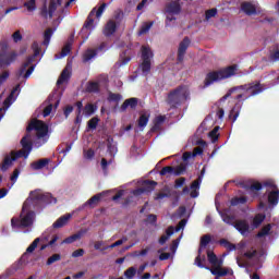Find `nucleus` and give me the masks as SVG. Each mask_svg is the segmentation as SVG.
Returning <instances> with one entry per match:
<instances>
[{
    "label": "nucleus",
    "mask_w": 279,
    "mask_h": 279,
    "mask_svg": "<svg viewBox=\"0 0 279 279\" xmlns=\"http://www.w3.org/2000/svg\"><path fill=\"white\" fill-rule=\"evenodd\" d=\"M33 130H35L38 140L45 138V136L49 134V126L44 123L43 120L35 119L31 121L26 128V135L21 140L22 149L17 151L12 150L10 155L4 157L1 165V171L10 169L12 163L15 162V160H19V158L29 157V154H32V149L34 148V142L32 141V134L29 133L33 132Z\"/></svg>",
    "instance_id": "f257e3e1"
},
{
    "label": "nucleus",
    "mask_w": 279,
    "mask_h": 279,
    "mask_svg": "<svg viewBox=\"0 0 279 279\" xmlns=\"http://www.w3.org/2000/svg\"><path fill=\"white\" fill-rule=\"evenodd\" d=\"M236 90H243L246 93L236 95V101H247V99H250L251 97H256V95H260V93L265 90V87L263 86V84L259 83V81L235 86L227 92V94L221 98V101H226V99L232 97V94L236 93Z\"/></svg>",
    "instance_id": "f03ea898"
},
{
    "label": "nucleus",
    "mask_w": 279,
    "mask_h": 279,
    "mask_svg": "<svg viewBox=\"0 0 279 279\" xmlns=\"http://www.w3.org/2000/svg\"><path fill=\"white\" fill-rule=\"evenodd\" d=\"M34 221H36V211L32 210L29 207V199H26L23 204L20 217L11 219V226L12 228L25 230V228H32Z\"/></svg>",
    "instance_id": "7ed1b4c3"
},
{
    "label": "nucleus",
    "mask_w": 279,
    "mask_h": 279,
    "mask_svg": "<svg viewBox=\"0 0 279 279\" xmlns=\"http://www.w3.org/2000/svg\"><path fill=\"white\" fill-rule=\"evenodd\" d=\"M236 71H239V65L236 64L211 71L205 76L204 87L208 88V86H213L215 82H223V80H230V77H234V75H236Z\"/></svg>",
    "instance_id": "20e7f679"
},
{
    "label": "nucleus",
    "mask_w": 279,
    "mask_h": 279,
    "mask_svg": "<svg viewBox=\"0 0 279 279\" xmlns=\"http://www.w3.org/2000/svg\"><path fill=\"white\" fill-rule=\"evenodd\" d=\"M191 99V90L186 85H179L174 89H171L166 98V104L172 109L177 110L182 104Z\"/></svg>",
    "instance_id": "39448f33"
},
{
    "label": "nucleus",
    "mask_w": 279,
    "mask_h": 279,
    "mask_svg": "<svg viewBox=\"0 0 279 279\" xmlns=\"http://www.w3.org/2000/svg\"><path fill=\"white\" fill-rule=\"evenodd\" d=\"M32 49L34 51V54L28 56L26 58V61L22 64V66L17 71L16 77L24 76V80H27L29 77V75H32L34 73V69H36V65H31V64H32V62H34L36 60V58H38V56H40V45H38V41H34L32 44ZM27 66H29V68L27 69Z\"/></svg>",
    "instance_id": "423d86ee"
},
{
    "label": "nucleus",
    "mask_w": 279,
    "mask_h": 279,
    "mask_svg": "<svg viewBox=\"0 0 279 279\" xmlns=\"http://www.w3.org/2000/svg\"><path fill=\"white\" fill-rule=\"evenodd\" d=\"M29 204H56L58 199L51 193H43L40 190L31 192V197L27 198Z\"/></svg>",
    "instance_id": "0eeeda50"
},
{
    "label": "nucleus",
    "mask_w": 279,
    "mask_h": 279,
    "mask_svg": "<svg viewBox=\"0 0 279 279\" xmlns=\"http://www.w3.org/2000/svg\"><path fill=\"white\" fill-rule=\"evenodd\" d=\"M151 58H154V52L149 46H142V60L143 62L140 65V69L143 75H149L151 71Z\"/></svg>",
    "instance_id": "6e6552de"
},
{
    "label": "nucleus",
    "mask_w": 279,
    "mask_h": 279,
    "mask_svg": "<svg viewBox=\"0 0 279 279\" xmlns=\"http://www.w3.org/2000/svg\"><path fill=\"white\" fill-rule=\"evenodd\" d=\"M106 3H102L98 10L97 8H94L88 16L87 20L85 21L83 27H82V32H84L85 29H93V25L95 24V20L93 19V16L96 15V19H101V14H104V10H106Z\"/></svg>",
    "instance_id": "1a4fd4ad"
},
{
    "label": "nucleus",
    "mask_w": 279,
    "mask_h": 279,
    "mask_svg": "<svg viewBox=\"0 0 279 279\" xmlns=\"http://www.w3.org/2000/svg\"><path fill=\"white\" fill-rule=\"evenodd\" d=\"M58 5H62V0H50L49 7H47V0H44V5L40 11V15L44 19H53V13L58 10Z\"/></svg>",
    "instance_id": "9d476101"
},
{
    "label": "nucleus",
    "mask_w": 279,
    "mask_h": 279,
    "mask_svg": "<svg viewBox=\"0 0 279 279\" xmlns=\"http://www.w3.org/2000/svg\"><path fill=\"white\" fill-rule=\"evenodd\" d=\"M191 46V39L189 37H184L183 40L179 44L178 48V62H184V56H186V50Z\"/></svg>",
    "instance_id": "9b49d317"
},
{
    "label": "nucleus",
    "mask_w": 279,
    "mask_h": 279,
    "mask_svg": "<svg viewBox=\"0 0 279 279\" xmlns=\"http://www.w3.org/2000/svg\"><path fill=\"white\" fill-rule=\"evenodd\" d=\"M233 228H235L242 236H247V234H250V222L245 219L235 220Z\"/></svg>",
    "instance_id": "f8f14e48"
},
{
    "label": "nucleus",
    "mask_w": 279,
    "mask_h": 279,
    "mask_svg": "<svg viewBox=\"0 0 279 279\" xmlns=\"http://www.w3.org/2000/svg\"><path fill=\"white\" fill-rule=\"evenodd\" d=\"M156 186H158V182L151 180H145L143 182V186L136 190L137 195H143V193H151Z\"/></svg>",
    "instance_id": "ddd939ff"
},
{
    "label": "nucleus",
    "mask_w": 279,
    "mask_h": 279,
    "mask_svg": "<svg viewBox=\"0 0 279 279\" xmlns=\"http://www.w3.org/2000/svg\"><path fill=\"white\" fill-rule=\"evenodd\" d=\"M16 58H19V53H16V51L0 53V62L7 66H10V64L14 62Z\"/></svg>",
    "instance_id": "4468645a"
},
{
    "label": "nucleus",
    "mask_w": 279,
    "mask_h": 279,
    "mask_svg": "<svg viewBox=\"0 0 279 279\" xmlns=\"http://www.w3.org/2000/svg\"><path fill=\"white\" fill-rule=\"evenodd\" d=\"M118 26L119 25L117 24V22H114V20H109L102 29L104 36H106L107 38L113 36L117 33Z\"/></svg>",
    "instance_id": "2eb2a0df"
},
{
    "label": "nucleus",
    "mask_w": 279,
    "mask_h": 279,
    "mask_svg": "<svg viewBox=\"0 0 279 279\" xmlns=\"http://www.w3.org/2000/svg\"><path fill=\"white\" fill-rule=\"evenodd\" d=\"M40 243V238H36L31 245L26 248V252L21 256L20 263H27V257L29 256L28 254H32L37 247L38 244Z\"/></svg>",
    "instance_id": "dca6fc26"
},
{
    "label": "nucleus",
    "mask_w": 279,
    "mask_h": 279,
    "mask_svg": "<svg viewBox=\"0 0 279 279\" xmlns=\"http://www.w3.org/2000/svg\"><path fill=\"white\" fill-rule=\"evenodd\" d=\"M182 12V7L180 5V2L172 1L166 4V14H180Z\"/></svg>",
    "instance_id": "f3484780"
},
{
    "label": "nucleus",
    "mask_w": 279,
    "mask_h": 279,
    "mask_svg": "<svg viewBox=\"0 0 279 279\" xmlns=\"http://www.w3.org/2000/svg\"><path fill=\"white\" fill-rule=\"evenodd\" d=\"M207 260L211 264V267H222L223 266V259H219L217 257V254L213 251H207Z\"/></svg>",
    "instance_id": "a211bd4d"
},
{
    "label": "nucleus",
    "mask_w": 279,
    "mask_h": 279,
    "mask_svg": "<svg viewBox=\"0 0 279 279\" xmlns=\"http://www.w3.org/2000/svg\"><path fill=\"white\" fill-rule=\"evenodd\" d=\"M199 186H202V177H198L197 180L193 181L190 189H191V197L195 199V197H199Z\"/></svg>",
    "instance_id": "6ab92c4d"
},
{
    "label": "nucleus",
    "mask_w": 279,
    "mask_h": 279,
    "mask_svg": "<svg viewBox=\"0 0 279 279\" xmlns=\"http://www.w3.org/2000/svg\"><path fill=\"white\" fill-rule=\"evenodd\" d=\"M136 106H138V98H129V99L124 100V102L121 105L120 111L125 112V110H128V108H131L132 110H134V108H136Z\"/></svg>",
    "instance_id": "aec40b11"
},
{
    "label": "nucleus",
    "mask_w": 279,
    "mask_h": 279,
    "mask_svg": "<svg viewBox=\"0 0 279 279\" xmlns=\"http://www.w3.org/2000/svg\"><path fill=\"white\" fill-rule=\"evenodd\" d=\"M241 10L246 16H254V14H256V7L252 2H243Z\"/></svg>",
    "instance_id": "412c9836"
},
{
    "label": "nucleus",
    "mask_w": 279,
    "mask_h": 279,
    "mask_svg": "<svg viewBox=\"0 0 279 279\" xmlns=\"http://www.w3.org/2000/svg\"><path fill=\"white\" fill-rule=\"evenodd\" d=\"M165 116H158L154 119V125L150 129V132H160L162 130V123H165Z\"/></svg>",
    "instance_id": "4be33fe9"
},
{
    "label": "nucleus",
    "mask_w": 279,
    "mask_h": 279,
    "mask_svg": "<svg viewBox=\"0 0 279 279\" xmlns=\"http://www.w3.org/2000/svg\"><path fill=\"white\" fill-rule=\"evenodd\" d=\"M194 265L201 269H210V267H206V255L202 256V248L198 250V256L195 258Z\"/></svg>",
    "instance_id": "5701e85b"
},
{
    "label": "nucleus",
    "mask_w": 279,
    "mask_h": 279,
    "mask_svg": "<svg viewBox=\"0 0 279 279\" xmlns=\"http://www.w3.org/2000/svg\"><path fill=\"white\" fill-rule=\"evenodd\" d=\"M101 197H104V193H98L94 196H92L85 204L84 206H89V208H95L100 202Z\"/></svg>",
    "instance_id": "b1692460"
},
{
    "label": "nucleus",
    "mask_w": 279,
    "mask_h": 279,
    "mask_svg": "<svg viewBox=\"0 0 279 279\" xmlns=\"http://www.w3.org/2000/svg\"><path fill=\"white\" fill-rule=\"evenodd\" d=\"M219 215L227 226H234L236 223V218L232 215H229L227 211H219Z\"/></svg>",
    "instance_id": "393cba45"
},
{
    "label": "nucleus",
    "mask_w": 279,
    "mask_h": 279,
    "mask_svg": "<svg viewBox=\"0 0 279 279\" xmlns=\"http://www.w3.org/2000/svg\"><path fill=\"white\" fill-rule=\"evenodd\" d=\"M69 219H71V214L61 216L59 219H57L53 222L52 228H54V229L64 228V226H66V223H69Z\"/></svg>",
    "instance_id": "a878e982"
},
{
    "label": "nucleus",
    "mask_w": 279,
    "mask_h": 279,
    "mask_svg": "<svg viewBox=\"0 0 279 279\" xmlns=\"http://www.w3.org/2000/svg\"><path fill=\"white\" fill-rule=\"evenodd\" d=\"M147 123H149V113H142L137 120V126L141 132L147 128Z\"/></svg>",
    "instance_id": "bb28decb"
},
{
    "label": "nucleus",
    "mask_w": 279,
    "mask_h": 279,
    "mask_svg": "<svg viewBox=\"0 0 279 279\" xmlns=\"http://www.w3.org/2000/svg\"><path fill=\"white\" fill-rule=\"evenodd\" d=\"M209 271L213 276H217L218 278H223V276H228V269L222 268L221 266H216L209 268Z\"/></svg>",
    "instance_id": "cd10ccee"
},
{
    "label": "nucleus",
    "mask_w": 279,
    "mask_h": 279,
    "mask_svg": "<svg viewBox=\"0 0 279 279\" xmlns=\"http://www.w3.org/2000/svg\"><path fill=\"white\" fill-rule=\"evenodd\" d=\"M69 80H71V72H69V69L65 68L57 81V86H62V84H64V82H69Z\"/></svg>",
    "instance_id": "c85d7f7f"
},
{
    "label": "nucleus",
    "mask_w": 279,
    "mask_h": 279,
    "mask_svg": "<svg viewBox=\"0 0 279 279\" xmlns=\"http://www.w3.org/2000/svg\"><path fill=\"white\" fill-rule=\"evenodd\" d=\"M85 231H78L77 233H74L63 240L62 243H65L66 245H71V243H75V241H80L82 236H84Z\"/></svg>",
    "instance_id": "c756f323"
},
{
    "label": "nucleus",
    "mask_w": 279,
    "mask_h": 279,
    "mask_svg": "<svg viewBox=\"0 0 279 279\" xmlns=\"http://www.w3.org/2000/svg\"><path fill=\"white\" fill-rule=\"evenodd\" d=\"M279 202V190H274L268 194V203L270 206H278Z\"/></svg>",
    "instance_id": "7c9ffc66"
},
{
    "label": "nucleus",
    "mask_w": 279,
    "mask_h": 279,
    "mask_svg": "<svg viewBox=\"0 0 279 279\" xmlns=\"http://www.w3.org/2000/svg\"><path fill=\"white\" fill-rule=\"evenodd\" d=\"M49 165V159L48 158H44V159H39L38 161H34L31 167L32 169H34V171H39V169H45V167Z\"/></svg>",
    "instance_id": "2f4dec72"
},
{
    "label": "nucleus",
    "mask_w": 279,
    "mask_h": 279,
    "mask_svg": "<svg viewBox=\"0 0 279 279\" xmlns=\"http://www.w3.org/2000/svg\"><path fill=\"white\" fill-rule=\"evenodd\" d=\"M241 185H242L243 189H245L246 191H251L252 193H254V191H262L263 190V183H260V182H254L251 185L242 183Z\"/></svg>",
    "instance_id": "473e14b6"
},
{
    "label": "nucleus",
    "mask_w": 279,
    "mask_h": 279,
    "mask_svg": "<svg viewBox=\"0 0 279 279\" xmlns=\"http://www.w3.org/2000/svg\"><path fill=\"white\" fill-rule=\"evenodd\" d=\"M173 232H174L173 226L168 227L166 230V234L161 235L159 239V245H165V243H167L168 239L171 238Z\"/></svg>",
    "instance_id": "72a5a7b5"
},
{
    "label": "nucleus",
    "mask_w": 279,
    "mask_h": 279,
    "mask_svg": "<svg viewBox=\"0 0 279 279\" xmlns=\"http://www.w3.org/2000/svg\"><path fill=\"white\" fill-rule=\"evenodd\" d=\"M239 114H241V107L239 104H235L229 113V119H231L232 123L239 119Z\"/></svg>",
    "instance_id": "f704fd0d"
},
{
    "label": "nucleus",
    "mask_w": 279,
    "mask_h": 279,
    "mask_svg": "<svg viewBox=\"0 0 279 279\" xmlns=\"http://www.w3.org/2000/svg\"><path fill=\"white\" fill-rule=\"evenodd\" d=\"M219 245H222V247H226V250H228V252H234L236 251V244H232L230 241L226 240V239H220L218 241Z\"/></svg>",
    "instance_id": "c9c22d12"
},
{
    "label": "nucleus",
    "mask_w": 279,
    "mask_h": 279,
    "mask_svg": "<svg viewBox=\"0 0 279 279\" xmlns=\"http://www.w3.org/2000/svg\"><path fill=\"white\" fill-rule=\"evenodd\" d=\"M97 56V50L95 49H87L84 54H83V62H90V60H93V58H95Z\"/></svg>",
    "instance_id": "e433bc0d"
},
{
    "label": "nucleus",
    "mask_w": 279,
    "mask_h": 279,
    "mask_svg": "<svg viewBox=\"0 0 279 279\" xmlns=\"http://www.w3.org/2000/svg\"><path fill=\"white\" fill-rule=\"evenodd\" d=\"M265 214H257L255 215V217L253 218V228H260V226L263 225V221H265Z\"/></svg>",
    "instance_id": "4c0bfd02"
},
{
    "label": "nucleus",
    "mask_w": 279,
    "mask_h": 279,
    "mask_svg": "<svg viewBox=\"0 0 279 279\" xmlns=\"http://www.w3.org/2000/svg\"><path fill=\"white\" fill-rule=\"evenodd\" d=\"M51 36H53V28H47L44 33V41L43 45L48 47L49 43H51Z\"/></svg>",
    "instance_id": "58836bf2"
},
{
    "label": "nucleus",
    "mask_w": 279,
    "mask_h": 279,
    "mask_svg": "<svg viewBox=\"0 0 279 279\" xmlns=\"http://www.w3.org/2000/svg\"><path fill=\"white\" fill-rule=\"evenodd\" d=\"M151 27H154V22L144 23L138 31V36H144V34H147Z\"/></svg>",
    "instance_id": "ea45409f"
},
{
    "label": "nucleus",
    "mask_w": 279,
    "mask_h": 279,
    "mask_svg": "<svg viewBox=\"0 0 279 279\" xmlns=\"http://www.w3.org/2000/svg\"><path fill=\"white\" fill-rule=\"evenodd\" d=\"M269 232H271V223H268L260 229V231L257 233V239H263V236L269 235Z\"/></svg>",
    "instance_id": "a19ab883"
},
{
    "label": "nucleus",
    "mask_w": 279,
    "mask_h": 279,
    "mask_svg": "<svg viewBox=\"0 0 279 279\" xmlns=\"http://www.w3.org/2000/svg\"><path fill=\"white\" fill-rule=\"evenodd\" d=\"M160 175H175V167L166 166L160 170Z\"/></svg>",
    "instance_id": "79ce46f5"
},
{
    "label": "nucleus",
    "mask_w": 279,
    "mask_h": 279,
    "mask_svg": "<svg viewBox=\"0 0 279 279\" xmlns=\"http://www.w3.org/2000/svg\"><path fill=\"white\" fill-rule=\"evenodd\" d=\"M87 93H99V83L97 82H88L86 87Z\"/></svg>",
    "instance_id": "37998d69"
},
{
    "label": "nucleus",
    "mask_w": 279,
    "mask_h": 279,
    "mask_svg": "<svg viewBox=\"0 0 279 279\" xmlns=\"http://www.w3.org/2000/svg\"><path fill=\"white\" fill-rule=\"evenodd\" d=\"M231 206H239V204H247V198L245 196L233 197L230 201Z\"/></svg>",
    "instance_id": "c03bdc74"
},
{
    "label": "nucleus",
    "mask_w": 279,
    "mask_h": 279,
    "mask_svg": "<svg viewBox=\"0 0 279 279\" xmlns=\"http://www.w3.org/2000/svg\"><path fill=\"white\" fill-rule=\"evenodd\" d=\"M86 117H90L97 112V107L93 104H87L84 108Z\"/></svg>",
    "instance_id": "a18cd8bd"
},
{
    "label": "nucleus",
    "mask_w": 279,
    "mask_h": 279,
    "mask_svg": "<svg viewBox=\"0 0 279 279\" xmlns=\"http://www.w3.org/2000/svg\"><path fill=\"white\" fill-rule=\"evenodd\" d=\"M209 138H211L213 143H217L219 141V126H215L210 132H209Z\"/></svg>",
    "instance_id": "49530a36"
},
{
    "label": "nucleus",
    "mask_w": 279,
    "mask_h": 279,
    "mask_svg": "<svg viewBox=\"0 0 279 279\" xmlns=\"http://www.w3.org/2000/svg\"><path fill=\"white\" fill-rule=\"evenodd\" d=\"M17 90H21V85H16L10 93V95L4 100V106H8L12 99H14V95L17 93Z\"/></svg>",
    "instance_id": "de8ad7c7"
},
{
    "label": "nucleus",
    "mask_w": 279,
    "mask_h": 279,
    "mask_svg": "<svg viewBox=\"0 0 279 279\" xmlns=\"http://www.w3.org/2000/svg\"><path fill=\"white\" fill-rule=\"evenodd\" d=\"M125 14L123 13V11L119 10L114 12L113 19L116 21V25H121V23L123 22Z\"/></svg>",
    "instance_id": "09e8293b"
},
{
    "label": "nucleus",
    "mask_w": 279,
    "mask_h": 279,
    "mask_svg": "<svg viewBox=\"0 0 279 279\" xmlns=\"http://www.w3.org/2000/svg\"><path fill=\"white\" fill-rule=\"evenodd\" d=\"M97 125H99L98 117H94L87 122L88 130H97Z\"/></svg>",
    "instance_id": "8fccbe9b"
},
{
    "label": "nucleus",
    "mask_w": 279,
    "mask_h": 279,
    "mask_svg": "<svg viewBox=\"0 0 279 279\" xmlns=\"http://www.w3.org/2000/svg\"><path fill=\"white\" fill-rule=\"evenodd\" d=\"M210 241H213V238L210 236V234L203 235L201 238V244H199L201 248L199 250H202V247H206L210 243Z\"/></svg>",
    "instance_id": "3c124183"
},
{
    "label": "nucleus",
    "mask_w": 279,
    "mask_h": 279,
    "mask_svg": "<svg viewBox=\"0 0 279 279\" xmlns=\"http://www.w3.org/2000/svg\"><path fill=\"white\" fill-rule=\"evenodd\" d=\"M125 241H128V238L118 240L114 243H112L111 245L104 247L101 251L104 252V250H113V247H119V245H123V243H125Z\"/></svg>",
    "instance_id": "603ef678"
},
{
    "label": "nucleus",
    "mask_w": 279,
    "mask_h": 279,
    "mask_svg": "<svg viewBox=\"0 0 279 279\" xmlns=\"http://www.w3.org/2000/svg\"><path fill=\"white\" fill-rule=\"evenodd\" d=\"M24 8L28 10V12H34L36 10V0H28L24 2Z\"/></svg>",
    "instance_id": "864d4df0"
},
{
    "label": "nucleus",
    "mask_w": 279,
    "mask_h": 279,
    "mask_svg": "<svg viewBox=\"0 0 279 279\" xmlns=\"http://www.w3.org/2000/svg\"><path fill=\"white\" fill-rule=\"evenodd\" d=\"M61 258L62 256L60 254H53L47 259L46 265H53V263H58Z\"/></svg>",
    "instance_id": "5fc2aeb1"
},
{
    "label": "nucleus",
    "mask_w": 279,
    "mask_h": 279,
    "mask_svg": "<svg viewBox=\"0 0 279 279\" xmlns=\"http://www.w3.org/2000/svg\"><path fill=\"white\" fill-rule=\"evenodd\" d=\"M214 16H217V9H209L205 12L206 21H210V19H214Z\"/></svg>",
    "instance_id": "6e6d98bb"
},
{
    "label": "nucleus",
    "mask_w": 279,
    "mask_h": 279,
    "mask_svg": "<svg viewBox=\"0 0 279 279\" xmlns=\"http://www.w3.org/2000/svg\"><path fill=\"white\" fill-rule=\"evenodd\" d=\"M124 276H125V278H129V279L134 278V276H136V268L130 267L129 269H126L124 271Z\"/></svg>",
    "instance_id": "4d7b16f0"
},
{
    "label": "nucleus",
    "mask_w": 279,
    "mask_h": 279,
    "mask_svg": "<svg viewBox=\"0 0 279 279\" xmlns=\"http://www.w3.org/2000/svg\"><path fill=\"white\" fill-rule=\"evenodd\" d=\"M186 171V165L180 163L177 168H174V175H182Z\"/></svg>",
    "instance_id": "13d9d810"
},
{
    "label": "nucleus",
    "mask_w": 279,
    "mask_h": 279,
    "mask_svg": "<svg viewBox=\"0 0 279 279\" xmlns=\"http://www.w3.org/2000/svg\"><path fill=\"white\" fill-rule=\"evenodd\" d=\"M69 53H71V44H68L62 48L60 58H66Z\"/></svg>",
    "instance_id": "bf43d9fd"
},
{
    "label": "nucleus",
    "mask_w": 279,
    "mask_h": 279,
    "mask_svg": "<svg viewBox=\"0 0 279 279\" xmlns=\"http://www.w3.org/2000/svg\"><path fill=\"white\" fill-rule=\"evenodd\" d=\"M108 101H121V94L109 93Z\"/></svg>",
    "instance_id": "052dcab7"
},
{
    "label": "nucleus",
    "mask_w": 279,
    "mask_h": 279,
    "mask_svg": "<svg viewBox=\"0 0 279 279\" xmlns=\"http://www.w3.org/2000/svg\"><path fill=\"white\" fill-rule=\"evenodd\" d=\"M186 182V178L181 177L179 179L175 180L174 182V187L175 189H181V186H184V183Z\"/></svg>",
    "instance_id": "680f3d73"
},
{
    "label": "nucleus",
    "mask_w": 279,
    "mask_h": 279,
    "mask_svg": "<svg viewBox=\"0 0 279 279\" xmlns=\"http://www.w3.org/2000/svg\"><path fill=\"white\" fill-rule=\"evenodd\" d=\"M175 14H168L166 16V27H171L172 21H177Z\"/></svg>",
    "instance_id": "e2e57ef3"
},
{
    "label": "nucleus",
    "mask_w": 279,
    "mask_h": 279,
    "mask_svg": "<svg viewBox=\"0 0 279 279\" xmlns=\"http://www.w3.org/2000/svg\"><path fill=\"white\" fill-rule=\"evenodd\" d=\"M165 197H171V193L169 191L167 193L159 192L156 194L155 199H165Z\"/></svg>",
    "instance_id": "0e129e2a"
},
{
    "label": "nucleus",
    "mask_w": 279,
    "mask_h": 279,
    "mask_svg": "<svg viewBox=\"0 0 279 279\" xmlns=\"http://www.w3.org/2000/svg\"><path fill=\"white\" fill-rule=\"evenodd\" d=\"M52 110H53V104H49L48 106H46L44 109V117H49Z\"/></svg>",
    "instance_id": "69168bd1"
},
{
    "label": "nucleus",
    "mask_w": 279,
    "mask_h": 279,
    "mask_svg": "<svg viewBox=\"0 0 279 279\" xmlns=\"http://www.w3.org/2000/svg\"><path fill=\"white\" fill-rule=\"evenodd\" d=\"M146 221H147L148 223H156V221H158V216H156V215H154V214H149V215L147 216Z\"/></svg>",
    "instance_id": "338daca9"
},
{
    "label": "nucleus",
    "mask_w": 279,
    "mask_h": 279,
    "mask_svg": "<svg viewBox=\"0 0 279 279\" xmlns=\"http://www.w3.org/2000/svg\"><path fill=\"white\" fill-rule=\"evenodd\" d=\"M269 60H271V62H279V50L272 52L269 57Z\"/></svg>",
    "instance_id": "774afa93"
}]
</instances>
